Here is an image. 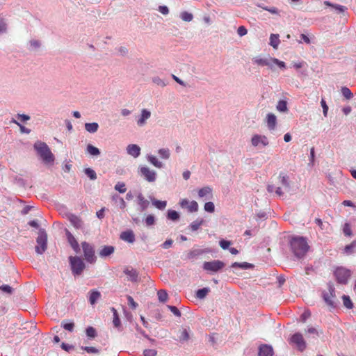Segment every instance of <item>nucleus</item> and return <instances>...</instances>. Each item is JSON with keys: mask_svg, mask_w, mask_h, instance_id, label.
Wrapping results in <instances>:
<instances>
[{"mask_svg": "<svg viewBox=\"0 0 356 356\" xmlns=\"http://www.w3.org/2000/svg\"><path fill=\"white\" fill-rule=\"evenodd\" d=\"M127 298L129 307L131 309H135L138 307V304L134 301V298L131 296H127Z\"/></svg>", "mask_w": 356, "mask_h": 356, "instance_id": "obj_53", "label": "nucleus"}, {"mask_svg": "<svg viewBox=\"0 0 356 356\" xmlns=\"http://www.w3.org/2000/svg\"><path fill=\"white\" fill-rule=\"evenodd\" d=\"M101 297V293L96 290H92L90 291L89 302L91 305H95L97 300Z\"/></svg>", "mask_w": 356, "mask_h": 356, "instance_id": "obj_22", "label": "nucleus"}, {"mask_svg": "<svg viewBox=\"0 0 356 356\" xmlns=\"http://www.w3.org/2000/svg\"><path fill=\"white\" fill-rule=\"evenodd\" d=\"M273 348L268 345H262L259 348V356H273Z\"/></svg>", "mask_w": 356, "mask_h": 356, "instance_id": "obj_16", "label": "nucleus"}, {"mask_svg": "<svg viewBox=\"0 0 356 356\" xmlns=\"http://www.w3.org/2000/svg\"><path fill=\"white\" fill-rule=\"evenodd\" d=\"M311 316V312L309 311V310H307V311H305L301 316H300V318H301V321L305 323L306 321V320L309 318Z\"/></svg>", "mask_w": 356, "mask_h": 356, "instance_id": "obj_63", "label": "nucleus"}, {"mask_svg": "<svg viewBox=\"0 0 356 356\" xmlns=\"http://www.w3.org/2000/svg\"><path fill=\"white\" fill-rule=\"evenodd\" d=\"M276 108L280 112H286L288 111L286 102L284 100H280Z\"/></svg>", "mask_w": 356, "mask_h": 356, "instance_id": "obj_31", "label": "nucleus"}, {"mask_svg": "<svg viewBox=\"0 0 356 356\" xmlns=\"http://www.w3.org/2000/svg\"><path fill=\"white\" fill-rule=\"evenodd\" d=\"M82 349L86 351L88 353L98 354L99 353V350L97 348L92 346L82 347Z\"/></svg>", "mask_w": 356, "mask_h": 356, "instance_id": "obj_52", "label": "nucleus"}, {"mask_svg": "<svg viewBox=\"0 0 356 356\" xmlns=\"http://www.w3.org/2000/svg\"><path fill=\"white\" fill-rule=\"evenodd\" d=\"M324 3L326 6H332V7L334 8L336 10H337L340 13L344 12L345 10L346 9V8L345 6H343L334 5V4H332L330 1H325Z\"/></svg>", "mask_w": 356, "mask_h": 356, "instance_id": "obj_41", "label": "nucleus"}, {"mask_svg": "<svg viewBox=\"0 0 356 356\" xmlns=\"http://www.w3.org/2000/svg\"><path fill=\"white\" fill-rule=\"evenodd\" d=\"M0 289L6 293H11L13 291L12 287H10L9 285H6V284L1 286Z\"/></svg>", "mask_w": 356, "mask_h": 356, "instance_id": "obj_64", "label": "nucleus"}, {"mask_svg": "<svg viewBox=\"0 0 356 356\" xmlns=\"http://www.w3.org/2000/svg\"><path fill=\"white\" fill-rule=\"evenodd\" d=\"M334 275L338 282L341 284H346L351 275V273L349 270L343 267H339L336 269Z\"/></svg>", "mask_w": 356, "mask_h": 356, "instance_id": "obj_8", "label": "nucleus"}, {"mask_svg": "<svg viewBox=\"0 0 356 356\" xmlns=\"http://www.w3.org/2000/svg\"><path fill=\"white\" fill-rule=\"evenodd\" d=\"M204 209L207 212L213 213L215 211L214 204L212 202H206Z\"/></svg>", "mask_w": 356, "mask_h": 356, "instance_id": "obj_50", "label": "nucleus"}, {"mask_svg": "<svg viewBox=\"0 0 356 356\" xmlns=\"http://www.w3.org/2000/svg\"><path fill=\"white\" fill-rule=\"evenodd\" d=\"M280 43L279 35L271 34L270 37V44L275 49L277 48Z\"/></svg>", "mask_w": 356, "mask_h": 356, "instance_id": "obj_29", "label": "nucleus"}, {"mask_svg": "<svg viewBox=\"0 0 356 356\" xmlns=\"http://www.w3.org/2000/svg\"><path fill=\"white\" fill-rule=\"evenodd\" d=\"M99 125L96 122L85 124L86 130L90 133H95L97 131Z\"/></svg>", "mask_w": 356, "mask_h": 356, "instance_id": "obj_27", "label": "nucleus"}, {"mask_svg": "<svg viewBox=\"0 0 356 356\" xmlns=\"http://www.w3.org/2000/svg\"><path fill=\"white\" fill-rule=\"evenodd\" d=\"M342 300L344 307L347 309H352L353 307V304L348 296L343 295Z\"/></svg>", "mask_w": 356, "mask_h": 356, "instance_id": "obj_32", "label": "nucleus"}, {"mask_svg": "<svg viewBox=\"0 0 356 356\" xmlns=\"http://www.w3.org/2000/svg\"><path fill=\"white\" fill-rule=\"evenodd\" d=\"M289 343L295 345L300 351H303L306 348V342L300 333H296L290 339Z\"/></svg>", "mask_w": 356, "mask_h": 356, "instance_id": "obj_9", "label": "nucleus"}, {"mask_svg": "<svg viewBox=\"0 0 356 356\" xmlns=\"http://www.w3.org/2000/svg\"><path fill=\"white\" fill-rule=\"evenodd\" d=\"M203 219H197L190 225V227L192 231H197L200 228V227L203 224Z\"/></svg>", "mask_w": 356, "mask_h": 356, "instance_id": "obj_33", "label": "nucleus"}, {"mask_svg": "<svg viewBox=\"0 0 356 356\" xmlns=\"http://www.w3.org/2000/svg\"><path fill=\"white\" fill-rule=\"evenodd\" d=\"M209 291H210V289L207 287L199 289L196 292V296H197V298H198L200 299H202L206 297V296L208 294V293Z\"/></svg>", "mask_w": 356, "mask_h": 356, "instance_id": "obj_34", "label": "nucleus"}, {"mask_svg": "<svg viewBox=\"0 0 356 356\" xmlns=\"http://www.w3.org/2000/svg\"><path fill=\"white\" fill-rule=\"evenodd\" d=\"M179 204L181 208H187L188 211L191 213L197 211L199 208L198 204L196 201L193 200L189 202L187 199L181 200Z\"/></svg>", "mask_w": 356, "mask_h": 356, "instance_id": "obj_12", "label": "nucleus"}, {"mask_svg": "<svg viewBox=\"0 0 356 356\" xmlns=\"http://www.w3.org/2000/svg\"><path fill=\"white\" fill-rule=\"evenodd\" d=\"M87 152L92 156H98L100 154L99 149L90 144L87 146Z\"/></svg>", "mask_w": 356, "mask_h": 356, "instance_id": "obj_30", "label": "nucleus"}, {"mask_svg": "<svg viewBox=\"0 0 356 356\" xmlns=\"http://www.w3.org/2000/svg\"><path fill=\"white\" fill-rule=\"evenodd\" d=\"M153 204L159 209H164L167 205L166 201L154 200Z\"/></svg>", "mask_w": 356, "mask_h": 356, "instance_id": "obj_48", "label": "nucleus"}, {"mask_svg": "<svg viewBox=\"0 0 356 356\" xmlns=\"http://www.w3.org/2000/svg\"><path fill=\"white\" fill-rule=\"evenodd\" d=\"M158 298L160 302H165L168 298V295L165 290H159L157 292Z\"/></svg>", "mask_w": 356, "mask_h": 356, "instance_id": "obj_35", "label": "nucleus"}, {"mask_svg": "<svg viewBox=\"0 0 356 356\" xmlns=\"http://www.w3.org/2000/svg\"><path fill=\"white\" fill-rule=\"evenodd\" d=\"M254 62L259 65L262 66H270L271 65V61H270L269 58H254Z\"/></svg>", "mask_w": 356, "mask_h": 356, "instance_id": "obj_25", "label": "nucleus"}, {"mask_svg": "<svg viewBox=\"0 0 356 356\" xmlns=\"http://www.w3.org/2000/svg\"><path fill=\"white\" fill-rule=\"evenodd\" d=\"M120 238L124 241L132 243L135 241V236L131 230L122 232L120 234Z\"/></svg>", "mask_w": 356, "mask_h": 356, "instance_id": "obj_15", "label": "nucleus"}, {"mask_svg": "<svg viewBox=\"0 0 356 356\" xmlns=\"http://www.w3.org/2000/svg\"><path fill=\"white\" fill-rule=\"evenodd\" d=\"M290 246L293 253L297 257H302L309 249L307 241L302 236L293 237L290 241Z\"/></svg>", "mask_w": 356, "mask_h": 356, "instance_id": "obj_1", "label": "nucleus"}, {"mask_svg": "<svg viewBox=\"0 0 356 356\" xmlns=\"http://www.w3.org/2000/svg\"><path fill=\"white\" fill-rule=\"evenodd\" d=\"M85 173L92 180H95L97 179L96 172H95V170L90 168L85 169Z\"/></svg>", "mask_w": 356, "mask_h": 356, "instance_id": "obj_42", "label": "nucleus"}, {"mask_svg": "<svg viewBox=\"0 0 356 356\" xmlns=\"http://www.w3.org/2000/svg\"><path fill=\"white\" fill-rule=\"evenodd\" d=\"M189 339V335L186 330H183L179 336L181 341H187Z\"/></svg>", "mask_w": 356, "mask_h": 356, "instance_id": "obj_58", "label": "nucleus"}, {"mask_svg": "<svg viewBox=\"0 0 356 356\" xmlns=\"http://www.w3.org/2000/svg\"><path fill=\"white\" fill-rule=\"evenodd\" d=\"M115 189L121 193H124L127 191L126 186L123 182H118L115 186Z\"/></svg>", "mask_w": 356, "mask_h": 356, "instance_id": "obj_47", "label": "nucleus"}, {"mask_svg": "<svg viewBox=\"0 0 356 356\" xmlns=\"http://www.w3.org/2000/svg\"><path fill=\"white\" fill-rule=\"evenodd\" d=\"M247 33H248V31H247L246 28L243 26H239L237 29V33L240 36H243V35H246Z\"/></svg>", "mask_w": 356, "mask_h": 356, "instance_id": "obj_61", "label": "nucleus"}, {"mask_svg": "<svg viewBox=\"0 0 356 356\" xmlns=\"http://www.w3.org/2000/svg\"><path fill=\"white\" fill-rule=\"evenodd\" d=\"M199 197H204L207 196L211 197L212 195V188L209 186H205L200 188L198 192Z\"/></svg>", "mask_w": 356, "mask_h": 356, "instance_id": "obj_21", "label": "nucleus"}, {"mask_svg": "<svg viewBox=\"0 0 356 356\" xmlns=\"http://www.w3.org/2000/svg\"><path fill=\"white\" fill-rule=\"evenodd\" d=\"M220 243V246L223 249V250H226L229 248V246L231 244V242L229 241H226V240H224V239H222L219 242Z\"/></svg>", "mask_w": 356, "mask_h": 356, "instance_id": "obj_57", "label": "nucleus"}, {"mask_svg": "<svg viewBox=\"0 0 356 356\" xmlns=\"http://www.w3.org/2000/svg\"><path fill=\"white\" fill-rule=\"evenodd\" d=\"M308 333L313 335V337H317L319 336L320 334L323 333V331L321 330H317L315 327H309L307 331Z\"/></svg>", "mask_w": 356, "mask_h": 356, "instance_id": "obj_49", "label": "nucleus"}, {"mask_svg": "<svg viewBox=\"0 0 356 356\" xmlns=\"http://www.w3.org/2000/svg\"><path fill=\"white\" fill-rule=\"evenodd\" d=\"M251 144L254 147H265L268 145L269 141L266 136L254 134L251 138Z\"/></svg>", "mask_w": 356, "mask_h": 356, "instance_id": "obj_10", "label": "nucleus"}, {"mask_svg": "<svg viewBox=\"0 0 356 356\" xmlns=\"http://www.w3.org/2000/svg\"><path fill=\"white\" fill-rule=\"evenodd\" d=\"M323 300L325 303L331 307H336L337 305L338 300L334 293V288L332 285H328L327 291H325L323 293Z\"/></svg>", "mask_w": 356, "mask_h": 356, "instance_id": "obj_4", "label": "nucleus"}, {"mask_svg": "<svg viewBox=\"0 0 356 356\" xmlns=\"http://www.w3.org/2000/svg\"><path fill=\"white\" fill-rule=\"evenodd\" d=\"M62 325L63 328L67 331L72 332L74 330V323L73 322L63 321Z\"/></svg>", "mask_w": 356, "mask_h": 356, "instance_id": "obj_39", "label": "nucleus"}, {"mask_svg": "<svg viewBox=\"0 0 356 356\" xmlns=\"http://www.w3.org/2000/svg\"><path fill=\"white\" fill-rule=\"evenodd\" d=\"M159 154L162 159H168L170 158V153L168 149L162 148L158 151Z\"/></svg>", "mask_w": 356, "mask_h": 356, "instance_id": "obj_37", "label": "nucleus"}, {"mask_svg": "<svg viewBox=\"0 0 356 356\" xmlns=\"http://www.w3.org/2000/svg\"><path fill=\"white\" fill-rule=\"evenodd\" d=\"M34 149L44 163L52 164L54 163V155L45 143L37 141L34 144Z\"/></svg>", "mask_w": 356, "mask_h": 356, "instance_id": "obj_2", "label": "nucleus"}, {"mask_svg": "<svg viewBox=\"0 0 356 356\" xmlns=\"http://www.w3.org/2000/svg\"><path fill=\"white\" fill-rule=\"evenodd\" d=\"M355 248H356V241H354L350 244L347 245L344 248V252L348 254H351Z\"/></svg>", "mask_w": 356, "mask_h": 356, "instance_id": "obj_46", "label": "nucleus"}, {"mask_svg": "<svg viewBox=\"0 0 356 356\" xmlns=\"http://www.w3.org/2000/svg\"><path fill=\"white\" fill-rule=\"evenodd\" d=\"M37 245L35 248L38 254H43L47 248V234L44 229H40L36 239Z\"/></svg>", "mask_w": 356, "mask_h": 356, "instance_id": "obj_3", "label": "nucleus"}, {"mask_svg": "<svg viewBox=\"0 0 356 356\" xmlns=\"http://www.w3.org/2000/svg\"><path fill=\"white\" fill-rule=\"evenodd\" d=\"M232 268H240L243 269H249L253 267V265L248 262H234L231 266Z\"/></svg>", "mask_w": 356, "mask_h": 356, "instance_id": "obj_26", "label": "nucleus"}, {"mask_svg": "<svg viewBox=\"0 0 356 356\" xmlns=\"http://www.w3.org/2000/svg\"><path fill=\"white\" fill-rule=\"evenodd\" d=\"M321 104L323 108V112L324 116H327V111H328V106H327L326 102L323 99H321Z\"/></svg>", "mask_w": 356, "mask_h": 356, "instance_id": "obj_62", "label": "nucleus"}, {"mask_svg": "<svg viewBox=\"0 0 356 356\" xmlns=\"http://www.w3.org/2000/svg\"><path fill=\"white\" fill-rule=\"evenodd\" d=\"M13 122L15 123L16 124H17L19 128H20V131L22 133H26V134H29L31 132V130L26 128L25 127L21 125L18 122H17L15 120H12Z\"/></svg>", "mask_w": 356, "mask_h": 356, "instance_id": "obj_59", "label": "nucleus"}, {"mask_svg": "<svg viewBox=\"0 0 356 356\" xmlns=\"http://www.w3.org/2000/svg\"><path fill=\"white\" fill-rule=\"evenodd\" d=\"M138 204L141 206L142 209L144 210L148 205V202L145 199L142 194L138 195Z\"/></svg>", "mask_w": 356, "mask_h": 356, "instance_id": "obj_38", "label": "nucleus"}, {"mask_svg": "<svg viewBox=\"0 0 356 356\" xmlns=\"http://www.w3.org/2000/svg\"><path fill=\"white\" fill-rule=\"evenodd\" d=\"M266 118L268 127L270 130L274 129L277 123L276 116L273 113H268Z\"/></svg>", "mask_w": 356, "mask_h": 356, "instance_id": "obj_20", "label": "nucleus"}, {"mask_svg": "<svg viewBox=\"0 0 356 356\" xmlns=\"http://www.w3.org/2000/svg\"><path fill=\"white\" fill-rule=\"evenodd\" d=\"M86 335L89 337V338H95L96 336H97V332H96V330L93 327H88L86 328Z\"/></svg>", "mask_w": 356, "mask_h": 356, "instance_id": "obj_40", "label": "nucleus"}, {"mask_svg": "<svg viewBox=\"0 0 356 356\" xmlns=\"http://www.w3.org/2000/svg\"><path fill=\"white\" fill-rule=\"evenodd\" d=\"M341 93L348 99L352 98L353 96L350 90L347 87H342Z\"/></svg>", "mask_w": 356, "mask_h": 356, "instance_id": "obj_44", "label": "nucleus"}, {"mask_svg": "<svg viewBox=\"0 0 356 356\" xmlns=\"http://www.w3.org/2000/svg\"><path fill=\"white\" fill-rule=\"evenodd\" d=\"M139 172L140 175L148 182H154L156 179V172L147 166H141Z\"/></svg>", "mask_w": 356, "mask_h": 356, "instance_id": "obj_11", "label": "nucleus"}, {"mask_svg": "<svg viewBox=\"0 0 356 356\" xmlns=\"http://www.w3.org/2000/svg\"><path fill=\"white\" fill-rule=\"evenodd\" d=\"M68 220L72 225L77 229H83V222L81 218L76 215L70 213L67 216Z\"/></svg>", "mask_w": 356, "mask_h": 356, "instance_id": "obj_13", "label": "nucleus"}, {"mask_svg": "<svg viewBox=\"0 0 356 356\" xmlns=\"http://www.w3.org/2000/svg\"><path fill=\"white\" fill-rule=\"evenodd\" d=\"M225 267V264L220 260L205 261L203 264V269L210 273H217Z\"/></svg>", "mask_w": 356, "mask_h": 356, "instance_id": "obj_7", "label": "nucleus"}, {"mask_svg": "<svg viewBox=\"0 0 356 356\" xmlns=\"http://www.w3.org/2000/svg\"><path fill=\"white\" fill-rule=\"evenodd\" d=\"M144 356H156L157 351L154 349H145L143 351Z\"/></svg>", "mask_w": 356, "mask_h": 356, "instance_id": "obj_55", "label": "nucleus"}, {"mask_svg": "<svg viewBox=\"0 0 356 356\" xmlns=\"http://www.w3.org/2000/svg\"><path fill=\"white\" fill-rule=\"evenodd\" d=\"M279 180L282 186L284 188L289 187V177L286 174L281 172L279 175Z\"/></svg>", "mask_w": 356, "mask_h": 356, "instance_id": "obj_28", "label": "nucleus"}, {"mask_svg": "<svg viewBox=\"0 0 356 356\" xmlns=\"http://www.w3.org/2000/svg\"><path fill=\"white\" fill-rule=\"evenodd\" d=\"M270 61H271V65L273 64H275V65H278L281 68H284L285 66H286L284 62L281 61V60H278L277 58H270Z\"/></svg>", "mask_w": 356, "mask_h": 356, "instance_id": "obj_51", "label": "nucleus"}, {"mask_svg": "<svg viewBox=\"0 0 356 356\" xmlns=\"http://www.w3.org/2000/svg\"><path fill=\"white\" fill-rule=\"evenodd\" d=\"M168 308L177 316H181V312L175 306L168 305Z\"/></svg>", "mask_w": 356, "mask_h": 356, "instance_id": "obj_60", "label": "nucleus"}, {"mask_svg": "<svg viewBox=\"0 0 356 356\" xmlns=\"http://www.w3.org/2000/svg\"><path fill=\"white\" fill-rule=\"evenodd\" d=\"M115 248L111 245H105L99 251V254L101 257L110 256L114 252Z\"/></svg>", "mask_w": 356, "mask_h": 356, "instance_id": "obj_18", "label": "nucleus"}, {"mask_svg": "<svg viewBox=\"0 0 356 356\" xmlns=\"http://www.w3.org/2000/svg\"><path fill=\"white\" fill-rule=\"evenodd\" d=\"M124 272L127 276H129L131 281L136 282L137 280L138 275L136 270L127 268L124 270Z\"/></svg>", "mask_w": 356, "mask_h": 356, "instance_id": "obj_24", "label": "nucleus"}, {"mask_svg": "<svg viewBox=\"0 0 356 356\" xmlns=\"http://www.w3.org/2000/svg\"><path fill=\"white\" fill-rule=\"evenodd\" d=\"M127 153L134 157H138L140 154V148L137 145H129L127 148Z\"/></svg>", "mask_w": 356, "mask_h": 356, "instance_id": "obj_17", "label": "nucleus"}, {"mask_svg": "<svg viewBox=\"0 0 356 356\" xmlns=\"http://www.w3.org/2000/svg\"><path fill=\"white\" fill-rule=\"evenodd\" d=\"M147 159V161L154 166L158 168H161L163 167V163L161 161H159L155 156L148 155Z\"/></svg>", "mask_w": 356, "mask_h": 356, "instance_id": "obj_23", "label": "nucleus"}, {"mask_svg": "<svg viewBox=\"0 0 356 356\" xmlns=\"http://www.w3.org/2000/svg\"><path fill=\"white\" fill-rule=\"evenodd\" d=\"M113 312V323L115 327H118L120 325V319L118 316V312L115 308H112Z\"/></svg>", "mask_w": 356, "mask_h": 356, "instance_id": "obj_36", "label": "nucleus"}, {"mask_svg": "<svg viewBox=\"0 0 356 356\" xmlns=\"http://www.w3.org/2000/svg\"><path fill=\"white\" fill-rule=\"evenodd\" d=\"M151 116L150 111H147V109H143L141 111V115L140 118L137 121V124L139 126H143L145 124V121L149 118Z\"/></svg>", "mask_w": 356, "mask_h": 356, "instance_id": "obj_19", "label": "nucleus"}, {"mask_svg": "<svg viewBox=\"0 0 356 356\" xmlns=\"http://www.w3.org/2000/svg\"><path fill=\"white\" fill-rule=\"evenodd\" d=\"M69 260L73 274L81 275L85 268L83 260L79 257L72 256L70 257Z\"/></svg>", "mask_w": 356, "mask_h": 356, "instance_id": "obj_6", "label": "nucleus"}, {"mask_svg": "<svg viewBox=\"0 0 356 356\" xmlns=\"http://www.w3.org/2000/svg\"><path fill=\"white\" fill-rule=\"evenodd\" d=\"M181 18L183 21L191 22L192 21L193 16L191 13L184 11L181 13Z\"/></svg>", "mask_w": 356, "mask_h": 356, "instance_id": "obj_43", "label": "nucleus"}, {"mask_svg": "<svg viewBox=\"0 0 356 356\" xmlns=\"http://www.w3.org/2000/svg\"><path fill=\"white\" fill-rule=\"evenodd\" d=\"M343 232L346 236H350L352 235L351 227L348 223H345L343 228Z\"/></svg>", "mask_w": 356, "mask_h": 356, "instance_id": "obj_54", "label": "nucleus"}, {"mask_svg": "<svg viewBox=\"0 0 356 356\" xmlns=\"http://www.w3.org/2000/svg\"><path fill=\"white\" fill-rule=\"evenodd\" d=\"M168 218L172 220H177L179 218V215L175 210H169L168 213Z\"/></svg>", "mask_w": 356, "mask_h": 356, "instance_id": "obj_45", "label": "nucleus"}, {"mask_svg": "<svg viewBox=\"0 0 356 356\" xmlns=\"http://www.w3.org/2000/svg\"><path fill=\"white\" fill-rule=\"evenodd\" d=\"M65 233H66L67 241L70 243V246L76 252H78L80 250V248H79V245L76 239L68 230H66Z\"/></svg>", "mask_w": 356, "mask_h": 356, "instance_id": "obj_14", "label": "nucleus"}, {"mask_svg": "<svg viewBox=\"0 0 356 356\" xmlns=\"http://www.w3.org/2000/svg\"><path fill=\"white\" fill-rule=\"evenodd\" d=\"M84 258L90 264L95 263L97 257L95 254V249L92 245L87 242L81 243Z\"/></svg>", "mask_w": 356, "mask_h": 356, "instance_id": "obj_5", "label": "nucleus"}, {"mask_svg": "<svg viewBox=\"0 0 356 356\" xmlns=\"http://www.w3.org/2000/svg\"><path fill=\"white\" fill-rule=\"evenodd\" d=\"M155 222L154 217L152 215H149L145 218V223L147 226L154 225Z\"/></svg>", "mask_w": 356, "mask_h": 356, "instance_id": "obj_56", "label": "nucleus"}]
</instances>
